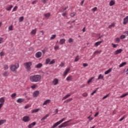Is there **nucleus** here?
<instances>
[{
  "label": "nucleus",
  "instance_id": "f257e3e1",
  "mask_svg": "<svg viewBox=\"0 0 128 128\" xmlns=\"http://www.w3.org/2000/svg\"><path fill=\"white\" fill-rule=\"evenodd\" d=\"M41 80L42 76L40 74H34L30 76V80L31 82H40Z\"/></svg>",
  "mask_w": 128,
  "mask_h": 128
},
{
  "label": "nucleus",
  "instance_id": "f03ea898",
  "mask_svg": "<svg viewBox=\"0 0 128 128\" xmlns=\"http://www.w3.org/2000/svg\"><path fill=\"white\" fill-rule=\"evenodd\" d=\"M24 66L25 68L26 69L27 72H30L32 70V62H26L24 64Z\"/></svg>",
  "mask_w": 128,
  "mask_h": 128
},
{
  "label": "nucleus",
  "instance_id": "7ed1b4c3",
  "mask_svg": "<svg viewBox=\"0 0 128 128\" xmlns=\"http://www.w3.org/2000/svg\"><path fill=\"white\" fill-rule=\"evenodd\" d=\"M20 68V64L18 63H16L15 64L11 65L10 67V70L12 72H16V70Z\"/></svg>",
  "mask_w": 128,
  "mask_h": 128
},
{
  "label": "nucleus",
  "instance_id": "20e7f679",
  "mask_svg": "<svg viewBox=\"0 0 128 128\" xmlns=\"http://www.w3.org/2000/svg\"><path fill=\"white\" fill-rule=\"evenodd\" d=\"M66 118H62L61 120H60V121L56 122V123H55L52 127L51 128H56L58 126V124H62V122H64V120H66Z\"/></svg>",
  "mask_w": 128,
  "mask_h": 128
},
{
  "label": "nucleus",
  "instance_id": "39448f33",
  "mask_svg": "<svg viewBox=\"0 0 128 128\" xmlns=\"http://www.w3.org/2000/svg\"><path fill=\"white\" fill-rule=\"evenodd\" d=\"M72 120L70 119L66 122H64L62 124H61L60 126H58L59 128H66V126H68V124H68L70 122H72Z\"/></svg>",
  "mask_w": 128,
  "mask_h": 128
},
{
  "label": "nucleus",
  "instance_id": "423d86ee",
  "mask_svg": "<svg viewBox=\"0 0 128 128\" xmlns=\"http://www.w3.org/2000/svg\"><path fill=\"white\" fill-rule=\"evenodd\" d=\"M22 120L24 122H28L30 120V116H26L23 117Z\"/></svg>",
  "mask_w": 128,
  "mask_h": 128
},
{
  "label": "nucleus",
  "instance_id": "0eeeda50",
  "mask_svg": "<svg viewBox=\"0 0 128 128\" xmlns=\"http://www.w3.org/2000/svg\"><path fill=\"white\" fill-rule=\"evenodd\" d=\"M39 94H40V91L36 90L32 94L33 98H38Z\"/></svg>",
  "mask_w": 128,
  "mask_h": 128
},
{
  "label": "nucleus",
  "instance_id": "6e6552de",
  "mask_svg": "<svg viewBox=\"0 0 128 128\" xmlns=\"http://www.w3.org/2000/svg\"><path fill=\"white\" fill-rule=\"evenodd\" d=\"M128 22V16H126L124 18L123 24L126 25Z\"/></svg>",
  "mask_w": 128,
  "mask_h": 128
},
{
  "label": "nucleus",
  "instance_id": "1a4fd4ad",
  "mask_svg": "<svg viewBox=\"0 0 128 128\" xmlns=\"http://www.w3.org/2000/svg\"><path fill=\"white\" fill-rule=\"evenodd\" d=\"M52 84L54 86H56L58 84V78H55L53 80Z\"/></svg>",
  "mask_w": 128,
  "mask_h": 128
},
{
  "label": "nucleus",
  "instance_id": "9d476101",
  "mask_svg": "<svg viewBox=\"0 0 128 128\" xmlns=\"http://www.w3.org/2000/svg\"><path fill=\"white\" fill-rule=\"evenodd\" d=\"M36 56L37 58H40L42 56V52H38L36 54Z\"/></svg>",
  "mask_w": 128,
  "mask_h": 128
},
{
  "label": "nucleus",
  "instance_id": "9b49d317",
  "mask_svg": "<svg viewBox=\"0 0 128 128\" xmlns=\"http://www.w3.org/2000/svg\"><path fill=\"white\" fill-rule=\"evenodd\" d=\"M36 122H33L32 123L30 124L28 126V128H34V126H36Z\"/></svg>",
  "mask_w": 128,
  "mask_h": 128
},
{
  "label": "nucleus",
  "instance_id": "f8f14e48",
  "mask_svg": "<svg viewBox=\"0 0 128 128\" xmlns=\"http://www.w3.org/2000/svg\"><path fill=\"white\" fill-rule=\"evenodd\" d=\"M70 68H68L64 72V74H63V76H66V74H68V72H70Z\"/></svg>",
  "mask_w": 128,
  "mask_h": 128
},
{
  "label": "nucleus",
  "instance_id": "ddd939ff",
  "mask_svg": "<svg viewBox=\"0 0 128 128\" xmlns=\"http://www.w3.org/2000/svg\"><path fill=\"white\" fill-rule=\"evenodd\" d=\"M122 52V49L117 50L114 52V54H115V56L116 55V54H120Z\"/></svg>",
  "mask_w": 128,
  "mask_h": 128
},
{
  "label": "nucleus",
  "instance_id": "4468645a",
  "mask_svg": "<svg viewBox=\"0 0 128 128\" xmlns=\"http://www.w3.org/2000/svg\"><path fill=\"white\" fill-rule=\"evenodd\" d=\"M42 67V63H39L35 66L36 68H40Z\"/></svg>",
  "mask_w": 128,
  "mask_h": 128
},
{
  "label": "nucleus",
  "instance_id": "2eb2a0df",
  "mask_svg": "<svg viewBox=\"0 0 128 128\" xmlns=\"http://www.w3.org/2000/svg\"><path fill=\"white\" fill-rule=\"evenodd\" d=\"M16 102H18V104H22V102H24V99L20 98L16 100Z\"/></svg>",
  "mask_w": 128,
  "mask_h": 128
},
{
  "label": "nucleus",
  "instance_id": "dca6fc26",
  "mask_svg": "<svg viewBox=\"0 0 128 128\" xmlns=\"http://www.w3.org/2000/svg\"><path fill=\"white\" fill-rule=\"evenodd\" d=\"M2 76H10V72L8 71H6L2 74Z\"/></svg>",
  "mask_w": 128,
  "mask_h": 128
},
{
  "label": "nucleus",
  "instance_id": "f3484780",
  "mask_svg": "<svg viewBox=\"0 0 128 128\" xmlns=\"http://www.w3.org/2000/svg\"><path fill=\"white\" fill-rule=\"evenodd\" d=\"M64 42H66V39L64 38L60 39L59 42L60 44H64Z\"/></svg>",
  "mask_w": 128,
  "mask_h": 128
},
{
  "label": "nucleus",
  "instance_id": "a211bd4d",
  "mask_svg": "<svg viewBox=\"0 0 128 128\" xmlns=\"http://www.w3.org/2000/svg\"><path fill=\"white\" fill-rule=\"evenodd\" d=\"M98 80H104V76H102V74H100L98 76Z\"/></svg>",
  "mask_w": 128,
  "mask_h": 128
},
{
  "label": "nucleus",
  "instance_id": "6ab92c4d",
  "mask_svg": "<svg viewBox=\"0 0 128 128\" xmlns=\"http://www.w3.org/2000/svg\"><path fill=\"white\" fill-rule=\"evenodd\" d=\"M4 97H2L1 98H0V104H4Z\"/></svg>",
  "mask_w": 128,
  "mask_h": 128
},
{
  "label": "nucleus",
  "instance_id": "aec40b11",
  "mask_svg": "<svg viewBox=\"0 0 128 128\" xmlns=\"http://www.w3.org/2000/svg\"><path fill=\"white\" fill-rule=\"evenodd\" d=\"M102 42H104V40H101V41H98L96 42L95 43V46H100V44H102Z\"/></svg>",
  "mask_w": 128,
  "mask_h": 128
},
{
  "label": "nucleus",
  "instance_id": "412c9836",
  "mask_svg": "<svg viewBox=\"0 0 128 128\" xmlns=\"http://www.w3.org/2000/svg\"><path fill=\"white\" fill-rule=\"evenodd\" d=\"M50 100H47L44 102L43 103V106H46V105L48 104H50Z\"/></svg>",
  "mask_w": 128,
  "mask_h": 128
},
{
  "label": "nucleus",
  "instance_id": "4be33fe9",
  "mask_svg": "<svg viewBox=\"0 0 128 128\" xmlns=\"http://www.w3.org/2000/svg\"><path fill=\"white\" fill-rule=\"evenodd\" d=\"M50 116L49 114H46L45 116H44L42 119L41 120H46L47 118H48Z\"/></svg>",
  "mask_w": 128,
  "mask_h": 128
},
{
  "label": "nucleus",
  "instance_id": "5701e85b",
  "mask_svg": "<svg viewBox=\"0 0 128 128\" xmlns=\"http://www.w3.org/2000/svg\"><path fill=\"white\" fill-rule=\"evenodd\" d=\"M50 58H48L46 60V64H50Z\"/></svg>",
  "mask_w": 128,
  "mask_h": 128
},
{
  "label": "nucleus",
  "instance_id": "b1692460",
  "mask_svg": "<svg viewBox=\"0 0 128 128\" xmlns=\"http://www.w3.org/2000/svg\"><path fill=\"white\" fill-rule=\"evenodd\" d=\"M6 120H0V126H2V124H4V122H6Z\"/></svg>",
  "mask_w": 128,
  "mask_h": 128
},
{
  "label": "nucleus",
  "instance_id": "393cba45",
  "mask_svg": "<svg viewBox=\"0 0 128 128\" xmlns=\"http://www.w3.org/2000/svg\"><path fill=\"white\" fill-rule=\"evenodd\" d=\"M39 110H40V109L37 108V109H34L32 110V114H34V112H38Z\"/></svg>",
  "mask_w": 128,
  "mask_h": 128
},
{
  "label": "nucleus",
  "instance_id": "a878e982",
  "mask_svg": "<svg viewBox=\"0 0 128 128\" xmlns=\"http://www.w3.org/2000/svg\"><path fill=\"white\" fill-rule=\"evenodd\" d=\"M114 4H116V2H114V0H111L110 2V6H114Z\"/></svg>",
  "mask_w": 128,
  "mask_h": 128
},
{
  "label": "nucleus",
  "instance_id": "bb28decb",
  "mask_svg": "<svg viewBox=\"0 0 128 128\" xmlns=\"http://www.w3.org/2000/svg\"><path fill=\"white\" fill-rule=\"evenodd\" d=\"M12 8H13L12 5H9L8 7H6V10H12Z\"/></svg>",
  "mask_w": 128,
  "mask_h": 128
},
{
  "label": "nucleus",
  "instance_id": "cd10ccee",
  "mask_svg": "<svg viewBox=\"0 0 128 128\" xmlns=\"http://www.w3.org/2000/svg\"><path fill=\"white\" fill-rule=\"evenodd\" d=\"M126 64V62H124L119 65V68H122V66H124Z\"/></svg>",
  "mask_w": 128,
  "mask_h": 128
},
{
  "label": "nucleus",
  "instance_id": "c85d7f7f",
  "mask_svg": "<svg viewBox=\"0 0 128 128\" xmlns=\"http://www.w3.org/2000/svg\"><path fill=\"white\" fill-rule=\"evenodd\" d=\"M44 16L45 18H48L50 16V13L45 14Z\"/></svg>",
  "mask_w": 128,
  "mask_h": 128
},
{
  "label": "nucleus",
  "instance_id": "c756f323",
  "mask_svg": "<svg viewBox=\"0 0 128 128\" xmlns=\"http://www.w3.org/2000/svg\"><path fill=\"white\" fill-rule=\"evenodd\" d=\"M94 78V76L92 77L91 78L89 79L87 82L88 84H90L92 82V80Z\"/></svg>",
  "mask_w": 128,
  "mask_h": 128
},
{
  "label": "nucleus",
  "instance_id": "7c9ffc66",
  "mask_svg": "<svg viewBox=\"0 0 128 128\" xmlns=\"http://www.w3.org/2000/svg\"><path fill=\"white\" fill-rule=\"evenodd\" d=\"M71 94H68L66 96H65L63 98H62V100H66V98H69V96H70Z\"/></svg>",
  "mask_w": 128,
  "mask_h": 128
},
{
  "label": "nucleus",
  "instance_id": "2f4dec72",
  "mask_svg": "<svg viewBox=\"0 0 128 128\" xmlns=\"http://www.w3.org/2000/svg\"><path fill=\"white\" fill-rule=\"evenodd\" d=\"M66 80L68 81V80H72V76H68L66 78Z\"/></svg>",
  "mask_w": 128,
  "mask_h": 128
},
{
  "label": "nucleus",
  "instance_id": "473e14b6",
  "mask_svg": "<svg viewBox=\"0 0 128 128\" xmlns=\"http://www.w3.org/2000/svg\"><path fill=\"white\" fill-rule=\"evenodd\" d=\"M30 34H36V29L32 30Z\"/></svg>",
  "mask_w": 128,
  "mask_h": 128
},
{
  "label": "nucleus",
  "instance_id": "72a5a7b5",
  "mask_svg": "<svg viewBox=\"0 0 128 128\" xmlns=\"http://www.w3.org/2000/svg\"><path fill=\"white\" fill-rule=\"evenodd\" d=\"M112 72V68H110L109 70L105 72L104 74H110V72Z\"/></svg>",
  "mask_w": 128,
  "mask_h": 128
},
{
  "label": "nucleus",
  "instance_id": "f704fd0d",
  "mask_svg": "<svg viewBox=\"0 0 128 128\" xmlns=\"http://www.w3.org/2000/svg\"><path fill=\"white\" fill-rule=\"evenodd\" d=\"M69 44H72L74 42V39L72 38H70L68 40Z\"/></svg>",
  "mask_w": 128,
  "mask_h": 128
},
{
  "label": "nucleus",
  "instance_id": "c9c22d12",
  "mask_svg": "<svg viewBox=\"0 0 128 128\" xmlns=\"http://www.w3.org/2000/svg\"><path fill=\"white\" fill-rule=\"evenodd\" d=\"M56 34H53V35H52V36L50 37V40H54V38H56Z\"/></svg>",
  "mask_w": 128,
  "mask_h": 128
},
{
  "label": "nucleus",
  "instance_id": "e433bc0d",
  "mask_svg": "<svg viewBox=\"0 0 128 128\" xmlns=\"http://www.w3.org/2000/svg\"><path fill=\"white\" fill-rule=\"evenodd\" d=\"M8 70V64L4 65V70Z\"/></svg>",
  "mask_w": 128,
  "mask_h": 128
},
{
  "label": "nucleus",
  "instance_id": "4c0bfd02",
  "mask_svg": "<svg viewBox=\"0 0 128 128\" xmlns=\"http://www.w3.org/2000/svg\"><path fill=\"white\" fill-rule=\"evenodd\" d=\"M71 100H72V98L68 99L64 102V104L66 102V104H68V102H70Z\"/></svg>",
  "mask_w": 128,
  "mask_h": 128
},
{
  "label": "nucleus",
  "instance_id": "58836bf2",
  "mask_svg": "<svg viewBox=\"0 0 128 128\" xmlns=\"http://www.w3.org/2000/svg\"><path fill=\"white\" fill-rule=\"evenodd\" d=\"M128 93H126V94H123L122 96H120V98H124V96H128Z\"/></svg>",
  "mask_w": 128,
  "mask_h": 128
},
{
  "label": "nucleus",
  "instance_id": "ea45409f",
  "mask_svg": "<svg viewBox=\"0 0 128 128\" xmlns=\"http://www.w3.org/2000/svg\"><path fill=\"white\" fill-rule=\"evenodd\" d=\"M38 86L36 85V84H34L33 86H31L30 88H32V90H34V88H36Z\"/></svg>",
  "mask_w": 128,
  "mask_h": 128
},
{
  "label": "nucleus",
  "instance_id": "a19ab883",
  "mask_svg": "<svg viewBox=\"0 0 128 128\" xmlns=\"http://www.w3.org/2000/svg\"><path fill=\"white\" fill-rule=\"evenodd\" d=\"M79 56L78 55L76 58H75V60H74V62H78V60H80V58H79Z\"/></svg>",
  "mask_w": 128,
  "mask_h": 128
},
{
  "label": "nucleus",
  "instance_id": "79ce46f5",
  "mask_svg": "<svg viewBox=\"0 0 128 128\" xmlns=\"http://www.w3.org/2000/svg\"><path fill=\"white\" fill-rule=\"evenodd\" d=\"M98 88H96V90L91 94V96H94V94L98 92Z\"/></svg>",
  "mask_w": 128,
  "mask_h": 128
},
{
  "label": "nucleus",
  "instance_id": "37998d69",
  "mask_svg": "<svg viewBox=\"0 0 128 128\" xmlns=\"http://www.w3.org/2000/svg\"><path fill=\"white\" fill-rule=\"evenodd\" d=\"M100 52H102V51L96 50L94 52V54H100Z\"/></svg>",
  "mask_w": 128,
  "mask_h": 128
},
{
  "label": "nucleus",
  "instance_id": "c03bdc74",
  "mask_svg": "<svg viewBox=\"0 0 128 128\" xmlns=\"http://www.w3.org/2000/svg\"><path fill=\"white\" fill-rule=\"evenodd\" d=\"M115 42H117L118 44V42H120V39L119 38H116L115 39Z\"/></svg>",
  "mask_w": 128,
  "mask_h": 128
},
{
  "label": "nucleus",
  "instance_id": "a18cd8bd",
  "mask_svg": "<svg viewBox=\"0 0 128 128\" xmlns=\"http://www.w3.org/2000/svg\"><path fill=\"white\" fill-rule=\"evenodd\" d=\"M56 64V60H52V61H50L49 64Z\"/></svg>",
  "mask_w": 128,
  "mask_h": 128
},
{
  "label": "nucleus",
  "instance_id": "49530a36",
  "mask_svg": "<svg viewBox=\"0 0 128 128\" xmlns=\"http://www.w3.org/2000/svg\"><path fill=\"white\" fill-rule=\"evenodd\" d=\"M14 96H16V93H14L12 94L11 98H14Z\"/></svg>",
  "mask_w": 128,
  "mask_h": 128
},
{
  "label": "nucleus",
  "instance_id": "de8ad7c7",
  "mask_svg": "<svg viewBox=\"0 0 128 128\" xmlns=\"http://www.w3.org/2000/svg\"><path fill=\"white\" fill-rule=\"evenodd\" d=\"M24 20V16H21L19 18V22H22Z\"/></svg>",
  "mask_w": 128,
  "mask_h": 128
},
{
  "label": "nucleus",
  "instance_id": "09e8293b",
  "mask_svg": "<svg viewBox=\"0 0 128 128\" xmlns=\"http://www.w3.org/2000/svg\"><path fill=\"white\" fill-rule=\"evenodd\" d=\"M70 16L71 18H74V16H76V12H73L71 13Z\"/></svg>",
  "mask_w": 128,
  "mask_h": 128
},
{
  "label": "nucleus",
  "instance_id": "8fccbe9b",
  "mask_svg": "<svg viewBox=\"0 0 128 128\" xmlns=\"http://www.w3.org/2000/svg\"><path fill=\"white\" fill-rule=\"evenodd\" d=\"M114 26V23L112 24L110 26H108V28H112Z\"/></svg>",
  "mask_w": 128,
  "mask_h": 128
},
{
  "label": "nucleus",
  "instance_id": "3c124183",
  "mask_svg": "<svg viewBox=\"0 0 128 128\" xmlns=\"http://www.w3.org/2000/svg\"><path fill=\"white\" fill-rule=\"evenodd\" d=\"M124 118H126V116H123L119 120V122H122V120H124Z\"/></svg>",
  "mask_w": 128,
  "mask_h": 128
},
{
  "label": "nucleus",
  "instance_id": "603ef678",
  "mask_svg": "<svg viewBox=\"0 0 128 128\" xmlns=\"http://www.w3.org/2000/svg\"><path fill=\"white\" fill-rule=\"evenodd\" d=\"M58 48H60V46H56L54 47V49L55 50H58Z\"/></svg>",
  "mask_w": 128,
  "mask_h": 128
},
{
  "label": "nucleus",
  "instance_id": "864d4df0",
  "mask_svg": "<svg viewBox=\"0 0 128 128\" xmlns=\"http://www.w3.org/2000/svg\"><path fill=\"white\" fill-rule=\"evenodd\" d=\"M18 10V6H15L12 10V12H16Z\"/></svg>",
  "mask_w": 128,
  "mask_h": 128
},
{
  "label": "nucleus",
  "instance_id": "5fc2aeb1",
  "mask_svg": "<svg viewBox=\"0 0 128 128\" xmlns=\"http://www.w3.org/2000/svg\"><path fill=\"white\" fill-rule=\"evenodd\" d=\"M108 96H110V94H107L106 96H104L102 100H106V98H108Z\"/></svg>",
  "mask_w": 128,
  "mask_h": 128
},
{
  "label": "nucleus",
  "instance_id": "6e6d98bb",
  "mask_svg": "<svg viewBox=\"0 0 128 128\" xmlns=\"http://www.w3.org/2000/svg\"><path fill=\"white\" fill-rule=\"evenodd\" d=\"M120 38L121 40H124V38H126V36L124 35H122L120 36Z\"/></svg>",
  "mask_w": 128,
  "mask_h": 128
},
{
  "label": "nucleus",
  "instance_id": "4d7b16f0",
  "mask_svg": "<svg viewBox=\"0 0 128 128\" xmlns=\"http://www.w3.org/2000/svg\"><path fill=\"white\" fill-rule=\"evenodd\" d=\"M60 66L61 68H63V66H64V62H61V64H60Z\"/></svg>",
  "mask_w": 128,
  "mask_h": 128
},
{
  "label": "nucleus",
  "instance_id": "13d9d810",
  "mask_svg": "<svg viewBox=\"0 0 128 128\" xmlns=\"http://www.w3.org/2000/svg\"><path fill=\"white\" fill-rule=\"evenodd\" d=\"M82 96H84V98H86V96H88V94L86 93H84L82 94Z\"/></svg>",
  "mask_w": 128,
  "mask_h": 128
},
{
  "label": "nucleus",
  "instance_id": "bf43d9fd",
  "mask_svg": "<svg viewBox=\"0 0 128 128\" xmlns=\"http://www.w3.org/2000/svg\"><path fill=\"white\" fill-rule=\"evenodd\" d=\"M0 56H4V52H0Z\"/></svg>",
  "mask_w": 128,
  "mask_h": 128
},
{
  "label": "nucleus",
  "instance_id": "052dcab7",
  "mask_svg": "<svg viewBox=\"0 0 128 128\" xmlns=\"http://www.w3.org/2000/svg\"><path fill=\"white\" fill-rule=\"evenodd\" d=\"M3 40H4V38H0V44H2V42H4V41H2Z\"/></svg>",
  "mask_w": 128,
  "mask_h": 128
},
{
  "label": "nucleus",
  "instance_id": "680f3d73",
  "mask_svg": "<svg viewBox=\"0 0 128 128\" xmlns=\"http://www.w3.org/2000/svg\"><path fill=\"white\" fill-rule=\"evenodd\" d=\"M97 10H98V8H96V7H94V8H93L92 9V10H93V12H96Z\"/></svg>",
  "mask_w": 128,
  "mask_h": 128
},
{
  "label": "nucleus",
  "instance_id": "e2e57ef3",
  "mask_svg": "<svg viewBox=\"0 0 128 128\" xmlns=\"http://www.w3.org/2000/svg\"><path fill=\"white\" fill-rule=\"evenodd\" d=\"M88 118V120H94V118L92 117H90V116H89Z\"/></svg>",
  "mask_w": 128,
  "mask_h": 128
},
{
  "label": "nucleus",
  "instance_id": "0e129e2a",
  "mask_svg": "<svg viewBox=\"0 0 128 128\" xmlns=\"http://www.w3.org/2000/svg\"><path fill=\"white\" fill-rule=\"evenodd\" d=\"M88 66V64H86V63L83 64V66H84V68Z\"/></svg>",
  "mask_w": 128,
  "mask_h": 128
},
{
  "label": "nucleus",
  "instance_id": "69168bd1",
  "mask_svg": "<svg viewBox=\"0 0 128 128\" xmlns=\"http://www.w3.org/2000/svg\"><path fill=\"white\" fill-rule=\"evenodd\" d=\"M42 2L44 4H46V2H48V0H42Z\"/></svg>",
  "mask_w": 128,
  "mask_h": 128
},
{
  "label": "nucleus",
  "instance_id": "338daca9",
  "mask_svg": "<svg viewBox=\"0 0 128 128\" xmlns=\"http://www.w3.org/2000/svg\"><path fill=\"white\" fill-rule=\"evenodd\" d=\"M8 28H9V30H12V26H10Z\"/></svg>",
  "mask_w": 128,
  "mask_h": 128
},
{
  "label": "nucleus",
  "instance_id": "774afa93",
  "mask_svg": "<svg viewBox=\"0 0 128 128\" xmlns=\"http://www.w3.org/2000/svg\"><path fill=\"white\" fill-rule=\"evenodd\" d=\"M124 34H126V36H128V31H126L124 32Z\"/></svg>",
  "mask_w": 128,
  "mask_h": 128
}]
</instances>
